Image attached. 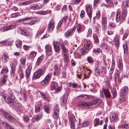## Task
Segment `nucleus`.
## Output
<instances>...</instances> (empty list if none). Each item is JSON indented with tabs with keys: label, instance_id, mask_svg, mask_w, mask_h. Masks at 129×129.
<instances>
[{
	"label": "nucleus",
	"instance_id": "1",
	"mask_svg": "<svg viewBox=\"0 0 129 129\" xmlns=\"http://www.w3.org/2000/svg\"><path fill=\"white\" fill-rule=\"evenodd\" d=\"M45 71L42 69H38L34 73L33 78L35 79L39 78L44 73Z\"/></svg>",
	"mask_w": 129,
	"mask_h": 129
},
{
	"label": "nucleus",
	"instance_id": "2",
	"mask_svg": "<svg viewBox=\"0 0 129 129\" xmlns=\"http://www.w3.org/2000/svg\"><path fill=\"white\" fill-rule=\"evenodd\" d=\"M68 117L70 122V127L71 129H75V123L74 120L75 119V116L70 112H68Z\"/></svg>",
	"mask_w": 129,
	"mask_h": 129
},
{
	"label": "nucleus",
	"instance_id": "3",
	"mask_svg": "<svg viewBox=\"0 0 129 129\" xmlns=\"http://www.w3.org/2000/svg\"><path fill=\"white\" fill-rule=\"evenodd\" d=\"M52 76L51 73H49L47 75L44 79L41 82V84L42 85H46L49 82Z\"/></svg>",
	"mask_w": 129,
	"mask_h": 129
},
{
	"label": "nucleus",
	"instance_id": "4",
	"mask_svg": "<svg viewBox=\"0 0 129 129\" xmlns=\"http://www.w3.org/2000/svg\"><path fill=\"white\" fill-rule=\"evenodd\" d=\"M107 17L102 16L101 19L102 28L103 30L105 31L107 28Z\"/></svg>",
	"mask_w": 129,
	"mask_h": 129
},
{
	"label": "nucleus",
	"instance_id": "5",
	"mask_svg": "<svg viewBox=\"0 0 129 129\" xmlns=\"http://www.w3.org/2000/svg\"><path fill=\"white\" fill-rule=\"evenodd\" d=\"M5 117L10 121L14 122L15 120V118L12 117L10 113L7 112L3 111Z\"/></svg>",
	"mask_w": 129,
	"mask_h": 129
},
{
	"label": "nucleus",
	"instance_id": "6",
	"mask_svg": "<svg viewBox=\"0 0 129 129\" xmlns=\"http://www.w3.org/2000/svg\"><path fill=\"white\" fill-rule=\"evenodd\" d=\"M52 117L55 119H57L59 117V110L57 105L55 106L54 108Z\"/></svg>",
	"mask_w": 129,
	"mask_h": 129
},
{
	"label": "nucleus",
	"instance_id": "7",
	"mask_svg": "<svg viewBox=\"0 0 129 129\" xmlns=\"http://www.w3.org/2000/svg\"><path fill=\"white\" fill-rule=\"evenodd\" d=\"M55 21L53 19H52L48 24V29L49 31H52L55 27Z\"/></svg>",
	"mask_w": 129,
	"mask_h": 129
},
{
	"label": "nucleus",
	"instance_id": "8",
	"mask_svg": "<svg viewBox=\"0 0 129 129\" xmlns=\"http://www.w3.org/2000/svg\"><path fill=\"white\" fill-rule=\"evenodd\" d=\"M91 6L90 5H87L86 7V11L87 14L90 19L92 16V11L91 10Z\"/></svg>",
	"mask_w": 129,
	"mask_h": 129
},
{
	"label": "nucleus",
	"instance_id": "9",
	"mask_svg": "<svg viewBox=\"0 0 129 129\" xmlns=\"http://www.w3.org/2000/svg\"><path fill=\"white\" fill-rule=\"evenodd\" d=\"M76 29V27H74L73 28L68 30L65 33V37L67 38H68L72 36L75 32Z\"/></svg>",
	"mask_w": 129,
	"mask_h": 129
},
{
	"label": "nucleus",
	"instance_id": "10",
	"mask_svg": "<svg viewBox=\"0 0 129 129\" xmlns=\"http://www.w3.org/2000/svg\"><path fill=\"white\" fill-rule=\"evenodd\" d=\"M46 53V54L49 56L52 54V49L51 47L48 45H47L45 46Z\"/></svg>",
	"mask_w": 129,
	"mask_h": 129
},
{
	"label": "nucleus",
	"instance_id": "11",
	"mask_svg": "<svg viewBox=\"0 0 129 129\" xmlns=\"http://www.w3.org/2000/svg\"><path fill=\"white\" fill-rule=\"evenodd\" d=\"M127 86H125L123 87L121 90L120 95L122 97H123L127 94L128 90Z\"/></svg>",
	"mask_w": 129,
	"mask_h": 129
},
{
	"label": "nucleus",
	"instance_id": "12",
	"mask_svg": "<svg viewBox=\"0 0 129 129\" xmlns=\"http://www.w3.org/2000/svg\"><path fill=\"white\" fill-rule=\"evenodd\" d=\"M31 66H29L27 67L25 71V76L26 78L28 79L30 76V73L32 70Z\"/></svg>",
	"mask_w": 129,
	"mask_h": 129
},
{
	"label": "nucleus",
	"instance_id": "13",
	"mask_svg": "<svg viewBox=\"0 0 129 129\" xmlns=\"http://www.w3.org/2000/svg\"><path fill=\"white\" fill-rule=\"evenodd\" d=\"M103 122L102 120L100 121L98 118H96L94 120V126L96 127L99 125H101Z\"/></svg>",
	"mask_w": 129,
	"mask_h": 129
},
{
	"label": "nucleus",
	"instance_id": "14",
	"mask_svg": "<svg viewBox=\"0 0 129 129\" xmlns=\"http://www.w3.org/2000/svg\"><path fill=\"white\" fill-rule=\"evenodd\" d=\"M4 98L5 101L9 105L11 106L13 105V100L10 97L7 96H6L4 97Z\"/></svg>",
	"mask_w": 129,
	"mask_h": 129
},
{
	"label": "nucleus",
	"instance_id": "15",
	"mask_svg": "<svg viewBox=\"0 0 129 129\" xmlns=\"http://www.w3.org/2000/svg\"><path fill=\"white\" fill-rule=\"evenodd\" d=\"M103 92L106 98H110L111 96V95L109 90L107 89H105L103 90Z\"/></svg>",
	"mask_w": 129,
	"mask_h": 129
},
{
	"label": "nucleus",
	"instance_id": "16",
	"mask_svg": "<svg viewBox=\"0 0 129 129\" xmlns=\"http://www.w3.org/2000/svg\"><path fill=\"white\" fill-rule=\"evenodd\" d=\"M15 27V26H12L11 25H9V26H8V27H7L6 26H3L0 28V29L1 30L3 29V31H5L10 29L13 28H14Z\"/></svg>",
	"mask_w": 129,
	"mask_h": 129
},
{
	"label": "nucleus",
	"instance_id": "17",
	"mask_svg": "<svg viewBox=\"0 0 129 129\" xmlns=\"http://www.w3.org/2000/svg\"><path fill=\"white\" fill-rule=\"evenodd\" d=\"M1 123L3 126H5L6 129H15L8 123L4 121H1Z\"/></svg>",
	"mask_w": 129,
	"mask_h": 129
},
{
	"label": "nucleus",
	"instance_id": "18",
	"mask_svg": "<svg viewBox=\"0 0 129 129\" xmlns=\"http://www.w3.org/2000/svg\"><path fill=\"white\" fill-rule=\"evenodd\" d=\"M53 44L55 51L56 52L58 51L60 49V43L58 42L53 43Z\"/></svg>",
	"mask_w": 129,
	"mask_h": 129
},
{
	"label": "nucleus",
	"instance_id": "19",
	"mask_svg": "<svg viewBox=\"0 0 129 129\" xmlns=\"http://www.w3.org/2000/svg\"><path fill=\"white\" fill-rule=\"evenodd\" d=\"M124 50V53L125 55H126L128 53V49L127 48V43L126 42L124 43L123 45Z\"/></svg>",
	"mask_w": 129,
	"mask_h": 129
},
{
	"label": "nucleus",
	"instance_id": "20",
	"mask_svg": "<svg viewBox=\"0 0 129 129\" xmlns=\"http://www.w3.org/2000/svg\"><path fill=\"white\" fill-rule=\"evenodd\" d=\"M29 8L30 9L33 10H38L40 9L38 5L37 4L31 5L29 6Z\"/></svg>",
	"mask_w": 129,
	"mask_h": 129
},
{
	"label": "nucleus",
	"instance_id": "21",
	"mask_svg": "<svg viewBox=\"0 0 129 129\" xmlns=\"http://www.w3.org/2000/svg\"><path fill=\"white\" fill-rule=\"evenodd\" d=\"M118 119L117 116L115 113H113L112 114V116L110 117V119L113 122H115L117 121Z\"/></svg>",
	"mask_w": 129,
	"mask_h": 129
},
{
	"label": "nucleus",
	"instance_id": "22",
	"mask_svg": "<svg viewBox=\"0 0 129 129\" xmlns=\"http://www.w3.org/2000/svg\"><path fill=\"white\" fill-rule=\"evenodd\" d=\"M127 10L125 8H123L122 11V14L121 16V18L123 20L125 19L126 16Z\"/></svg>",
	"mask_w": 129,
	"mask_h": 129
},
{
	"label": "nucleus",
	"instance_id": "23",
	"mask_svg": "<svg viewBox=\"0 0 129 129\" xmlns=\"http://www.w3.org/2000/svg\"><path fill=\"white\" fill-rule=\"evenodd\" d=\"M84 46L85 47L89 50L92 47V45L90 41L86 42Z\"/></svg>",
	"mask_w": 129,
	"mask_h": 129
},
{
	"label": "nucleus",
	"instance_id": "24",
	"mask_svg": "<svg viewBox=\"0 0 129 129\" xmlns=\"http://www.w3.org/2000/svg\"><path fill=\"white\" fill-rule=\"evenodd\" d=\"M92 105L91 103V102H86L82 103L80 105V106L82 107L85 108L89 107L90 106Z\"/></svg>",
	"mask_w": 129,
	"mask_h": 129
},
{
	"label": "nucleus",
	"instance_id": "25",
	"mask_svg": "<svg viewBox=\"0 0 129 129\" xmlns=\"http://www.w3.org/2000/svg\"><path fill=\"white\" fill-rule=\"evenodd\" d=\"M11 74L12 76H14L15 72V67L13 63L11 64Z\"/></svg>",
	"mask_w": 129,
	"mask_h": 129
},
{
	"label": "nucleus",
	"instance_id": "26",
	"mask_svg": "<svg viewBox=\"0 0 129 129\" xmlns=\"http://www.w3.org/2000/svg\"><path fill=\"white\" fill-rule=\"evenodd\" d=\"M67 96L64 95L63 96L62 99L61 103V104L63 106L65 105L67 103Z\"/></svg>",
	"mask_w": 129,
	"mask_h": 129
},
{
	"label": "nucleus",
	"instance_id": "27",
	"mask_svg": "<svg viewBox=\"0 0 129 129\" xmlns=\"http://www.w3.org/2000/svg\"><path fill=\"white\" fill-rule=\"evenodd\" d=\"M33 19V18L31 17H26L22 19H20L18 20V22H23L25 21H27L28 20Z\"/></svg>",
	"mask_w": 129,
	"mask_h": 129
},
{
	"label": "nucleus",
	"instance_id": "28",
	"mask_svg": "<svg viewBox=\"0 0 129 129\" xmlns=\"http://www.w3.org/2000/svg\"><path fill=\"white\" fill-rule=\"evenodd\" d=\"M7 75H4L3 77L1 79V85H4L5 83L7 80Z\"/></svg>",
	"mask_w": 129,
	"mask_h": 129
},
{
	"label": "nucleus",
	"instance_id": "29",
	"mask_svg": "<svg viewBox=\"0 0 129 129\" xmlns=\"http://www.w3.org/2000/svg\"><path fill=\"white\" fill-rule=\"evenodd\" d=\"M114 41L117 48H118L119 47V42L118 38L117 37H115L114 39Z\"/></svg>",
	"mask_w": 129,
	"mask_h": 129
},
{
	"label": "nucleus",
	"instance_id": "30",
	"mask_svg": "<svg viewBox=\"0 0 129 129\" xmlns=\"http://www.w3.org/2000/svg\"><path fill=\"white\" fill-rule=\"evenodd\" d=\"M19 30L20 33L23 35L27 36L29 35V33L27 31L23 30L22 28H20L19 29Z\"/></svg>",
	"mask_w": 129,
	"mask_h": 129
},
{
	"label": "nucleus",
	"instance_id": "31",
	"mask_svg": "<svg viewBox=\"0 0 129 129\" xmlns=\"http://www.w3.org/2000/svg\"><path fill=\"white\" fill-rule=\"evenodd\" d=\"M89 50L86 48H83L80 50L81 53L83 54H85L87 53L89 51Z\"/></svg>",
	"mask_w": 129,
	"mask_h": 129
},
{
	"label": "nucleus",
	"instance_id": "32",
	"mask_svg": "<svg viewBox=\"0 0 129 129\" xmlns=\"http://www.w3.org/2000/svg\"><path fill=\"white\" fill-rule=\"evenodd\" d=\"M42 104H40L36 107L35 108V112L37 113L39 112L40 110L42 108Z\"/></svg>",
	"mask_w": 129,
	"mask_h": 129
},
{
	"label": "nucleus",
	"instance_id": "33",
	"mask_svg": "<svg viewBox=\"0 0 129 129\" xmlns=\"http://www.w3.org/2000/svg\"><path fill=\"white\" fill-rule=\"evenodd\" d=\"M9 57L8 54H5L4 55L3 57V60L5 63L7 62L8 61Z\"/></svg>",
	"mask_w": 129,
	"mask_h": 129
},
{
	"label": "nucleus",
	"instance_id": "34",
	"mask_svg": "<svg viewBox=\"0 0 129 129\" xmlns=\"http://www.w3.org/2000/svg\"><path fill=\"white\" fill-rule=\"evenodd\" d=\"M117 64L118 68L120 70H121L123 67L122 60L120 59H119L118 60H117Z\"/></svg>",
	"mask_w": 129,
	"mask_h": 129
},
{
	"label": "nucleus",
	"instance_id": "35",
	"mask_svg": "<svg viewBox=\"0 0 129 129\" xmlns=\"http://www.w3.org/2000/svg\"><path fill=\"white\" fill-rule=\"evenodd\" d=\"M43 116V114L42 113H41L38 114L37 115L36 117L35 118V120L37 121H38L40 119H41Z\"/></svg>",
	"mask_w": 129,
	"mask_h": 129
},
{
	"label": "nucleus",
	"instance_id": "36",
	"mask_svg": "<svg viewBox=\"0 0 129 129\" xmlns=\"http://www.w3.org/2000/svg\"><path fill=\"white\" fill-rule=\"evenodd\" d=\"M82 26L78 24L77 27V31L78 33H80L83 31L82 30Z\"/></svg>",
	"mask_w": 129,
	"mask_h": 129
},
{
	"label": "nucleus",
	"instance_id": "37",
	"mask_svg": "<svg viewBox=\"0 0 129 129\" xmlns=\"http://www.w3.org/2000/svg\"><path fill=\"white\" fill-rule=\"evenodd\" d=\"M120 18V12L119 11H117V12L116 14V20L117 21L119 20Z\"/></svg>",
	"mask_w": 129,
	"mask_h": 129
},
{
	"label": "nucleus",
	"instance_id": "38",
	"mask_svg": "<svg viewBox=\"0 0 129 129\" xmlns=\"http://www.w3.org/2000/svg\"><path fill=\"white\" fill-rule=\"evenodd\" d=\"M57 86V84L54 81L52 82L51 90H53L55 89L56 87Z\"/></svg>",
	"mask_w": 129,
	"mask_h": 129
},
{
	"label": "nucleus",
	"instance_id": "39",
	"mask_svg": "<svg viewBox=\"0 0 129 129\" xmlns=\"http://www.w3.org/2000/svg\"><path fill=\"white\" fill-rule=\"evenodd\" d=\"M15 45L18 48L21 47L22 45V42L21 41H17L15 42Z\"/></svg>",
	"mask_w": 129,
	"mask_h": 129
},
{
	"label": "nucleus",
	"instance_id": "40",
	"mask_svg": "<svg viewBox=\"0 0 129 129\" xmlns=\"http://www.w3.org/2000/svg\"><path fill=\"white\" fill-rule=\"evenodd\" d=\"M61 47L62 52L66 54L67 51V49L66 48L64 45L63 44L61 45Z\"/></svg>",
	"mask_w": 129,
	"mask_h": 129
},
{
	"label": "nucleus",
	"instance_id": "41",
	"mask_svg": "<svg viewBox=\"0 0 129 129\" xmlns=\"http://www.w3.org/2000/svg\"><path fill=\"white\" fill-rule=\"evenodd\" d=\"M63 57V59L64 63L66 64L67 63L69 60L68 56L66 54L64 53Z\"/></svg>",
	"mask_w": 129,
	"mask_h": 129
},
{
	"label": "nucleus",
	"instance_id": "42",
	"mask_svg": "<svg viewBox=\"0 0 129 129\" xmlns=\"http://www.w3.org/2000/svg\"><path fill=\"white\" fill-rule=\"evenodd\" d=\"M93 36L95 43L97 44L99 42V40L97 36L96 35L93 34Z\"/></svg>",
	"mask_w": 129,
	"mask_h": 129
},
{
	"label": "nucleus",
	"instance_id": "43",
	"mask_svg": "<svg viewBox=\"0 0 129 129\" xmlns=\"http://www.w3.org/2000/svg\"><path fill=\"white\" fill-rule=\"evenodd\" d=\"M43 59V57L42 56H40L38 58L36 63L37 65L38 66L40 64Z\"/></svg>",
	"mask_w": 129,
	"mask_h": 129
},
{
	"label": "nucleus",
	"instance_id": "44",
	"mask_svg": "<svg viewBox=\"0 0 129 129\" xmlns=\"http://www.w3.org/2000/svg\"><path fill=\"white\" fill-rule=\"evenodd\" d=\"M67 16H65L63 17L60 21L65 25L67 21Z\"/></svg>",
	"mask_w": 129,
	"mask_h": 129
},
{
	"label": "nucleus",
	"instance_id": "45",
	"mask_svg": "<svg viewBox=\"0 0 129 129\" xmlns=\"http://www.w3.org/2000/svg\"><path fill=\"white\" fill-rule=\"evenodd\" d=\"M114 66H115V62L114 61H113V60H112V64L111 67L110 68V73H112L113 71V70L114 68Z\"/></svg>",
	"mask_w": 129,
	"mask_h": 129
},
{
	"label": "nucleus",
	"instance_id": "46",
	"mask_svg": "<svg viewBox=\"0 0 129 129\" xmlns=\"http://www.w3.org/2000/svg\"><path fill=\"white\" fill-rule=\"evenodd\" d=\"M111 92L112 94L113 98H114L117 95V92L115 89L113 88L111 91Z\"/></svg>",
	"mask_w": 129,
	"mask_h": 129
},
{
	"label": "nucleus",
	"instance_id": "47",
	"mask_svg": "<svg viewBox=\"0 0 129 129\" xmlns=\"http://www.w3.org/2000/svg\"><path fill=\"white\" fill-rule=\"evenodd\" d=\"M101 46L105 50H109V48L108 47L107 45L105 43H103L101 45Z\"/></svg>",
	"mask_w": 129,
	"mask_h": 129
},
{
	"label": "nucleus",
	"instance_id": "48",
	"mask_svg": "<svg viewBox=\"0 0 129 129\" xmlns=\"http://www.w3.org/2000/svg\"><path fill=\"white\" fill-rule=\"evenodd\" d=\"M102 50L99 48H94L93 50V52L94 53L97 52L98 53H99Z\"/></svg>",
	"mask_w": 129,
	"mask_h": 129
},
{
	"label": "nucleus",
	"instance_id": "49",
	"mask_svg": "<svg viewBox=\"0 0 129 129\" xmlns=\"http://www.w3.org/2000/svg\"><path fill=\"white\" fill-rule=\"evenodd\" d=\"M85 96H86V97H85V98L86 99L87 98H92V96L91 95H84V94H81L79 96H78V97L79 98V97H85Z\"/></svg>",
	"mask_w": 129,
	"mask_h": 129
},
{
	"label": "nucleus",
	"instance_id": "50",
	"mask_svg": "<svg viewBox=\"0 0 129 129\" xmlns=\"http://www.w3.org/2000/svg\"><path fill=\"white\" fill-rule=\"evenodd\" d=\"M120 127L123 128V129H126L129 128V126L128 124H126L120 125Z\"/></svg>",
	"mask_w": 129,
	"mask_h": 129
},
{
	"label": "nucleus",
	"instance_id": "51",
	"mask_svg": "<svg viewBox=\"0 0 129 129\" xmlns=\"http://www.w3.org/2000/svg\"><path fill=\"white\" fill-rule=\"evenodd\" d=\"M8 71V68L7 67H5V68L2 69V70L1 72L2 73H7Z\"/></svg>",
	"mask_w": 129,
	"mask_h": 129
},
{
	"label": "nucleus",
	"instance_id": "52",
	"mask_svg": "<svg viewBox=\"0 0 129 129\" xmlns=\"http://www.w3.org/2000/svg\"><path fill=\"white\" fill-rule=\"evenodd\" d=\"M101 16V13L100 11L99 10H98L96 11V17L97 18L98 20L100 19Z\"/></svg>",
	"mask_w": 129,
	"mask_h": 129
},
{
	"label": "nucleus",
	"instance_id": "53",
	"mask_svg": "<svg viewBox=\"0 0 129 129\" xmlns=\"http://www.w3.org/2000/svg\"><path fill=\"white\" fill-rule=\"evenodd\" d=\"M87 60L88 62L89 63H91L93 62V58L90 56L87 57Z\"/></svg>",
	"mask_w": 129,
	"mask_h": 129
},
{
	"label": "nucleus",
	"instance_id": "54",
	"mask_svg": "<svg viewBox=\"0 0 129 129\" xmlns=\"http://www.w3.org/2000/svg\"><path fill=\"white\" fill-rule=\"evenodd\" d=\"M26 60V59L25 58L23 57L20 60V62L23 65H25V62Z\"/></svg>",
	"mask_w": 129,
	"mask_h": 129
},
{
	"label": "nucleus",
	"instance_id": "55",
	"mask_svg": "<svg viewBox=\"0 0 129 129\" xmlns=\"http://www.w3.org/2000/svg\"><path fill=\"white\" fill-rule=\"evenodd\" d=\"M44 30H38L36 35V36L39 37L43 32Z\"/></svg>",
	"mask_w": 129,
	"mask_h": 129
},
{
	"label": "nucleus",
	"instance_id": "56",
	"mask_svg": "<svg viewBox=\"0 0 129 129\" xmlns=\"http://www.w3.org/2000/svg\"><path fill=\"white\" fill-rule=\"evenodd\" d=\"M128 33V31L127 30H125L124 33V35H123V39H125L127 36Z\"/></svg>",
	"mask_w": 129,
	"mask_h": 129
},
{
	"label": "nucleus",
	"instance_id": "57",
	"mask_svg": "<svg viewBox=\"0 0 129 129\" xmlns=\"http://www.w3.org/2000/svg\"><path fill=\"white\" fill-rule=\"evenodd\" d=\"M44 108L45 111L47 113H49V107L48 106H45L44 107Z\"/></svg>",
	"mask_w": 129,
	"mask_h": 129
},
{
	"label": "nucleus",
	"instance_id": "58",
	"mask_svg": "<svg viewBox=\"0 0 129 129\" xmlns=\"http://www.w3.org/2000/svg\"><path fill=\"white\" fill-rule=\"evenodd\" d=\"M17 108L18 110L21 111L23 109V107L20 105H18L17 106Z\"/></svg>",
	"mask_w": 129,
	"mask_h": 129
},
{
	"label": "nucleus",
	"instance_id": "59",
	"mask_svg": "<svg viewBox=\"0 0 129 129\" xmlns=\"http://www.w3.org/2000/svg\"><path fill=\"white\" fill-rule=\"evenodd\" d=\"M36 53H37L34 51L31 52L30 54L31 57H34L36 56Z\"/></svg>",
	"mask_w": 129,
	"mask_h": 129
},
{
	"label": "nucleus",
	"instance_id": "60",
	"mask_svg": "<svg viewBox=\"0 0 129 129\" xmlns=\"http://www.w3.org/2000/svg\"><path fill=\"white\" fill-rule=\"evenodd\" d=\"M23 119L24 121H28L29 120V118L28 116H24L23 117Z\"/></svg>",
	"mask_w": 129,
	"mask_h": 129
},
{
	"label": "nucleus",
	"instance_id": "61",
	"mask_svg": "<svg viewBox=\"0 0 129 129\" xmlns=\"http://www.w3.org/2000/svg\"><path fill=\"white\" fill-rule=\"evenodd\" d=\"M72 87L73 88H77L78 87H79V86H78V85H77V84L74 83H72Z\"/></svg>",
	"mask_w": 129,
	"mask_h": 129
},
{
	"label": "nucleus",
	"instance_id": "62",
	"mask_svg": "<svg viewBox=\"0 0 129 129\" xmlns=\"http://www.w3.org/2000/svg\"><path fill=\"white\" fill-rule=\"evenodd\" d=\"M38 13L39 14H41V15H44L46 14H47V11H38Z\"/></svg>",
	"mask_w": 129,
	"mask_h": 129
},
{
	"label": "nucleus",
	"instance_id": "63",
	"mask_svg": "<svg viewBox=\"0 0 129 129\" xmlns=\"http://www.w3.org/2000/svg\"><path fill=\"white\" fill-rule=\"evenodd\" d=\"M85 12L83 10L81 11V13L80 15V16L81 18H83L85 15Z\"/></svg>",
	"mask_w": 129,
	"mask_h": 129
},
{
	"label": "nucleus",
	"instance_id": "64",
	"mask_svg": "<svg viewBox=\"0 0 129 129\" xmlns=\"http://www.w3.org/2000/svg\"><path fill=\"white\" fill-rule=\"evenodd\" d=\"M92 31L91 29H89L87 32V37L90 36L92 34Z\"/></svg>",
	"mask_w": 129,
	"mask_h": 129
}]
</instances>
